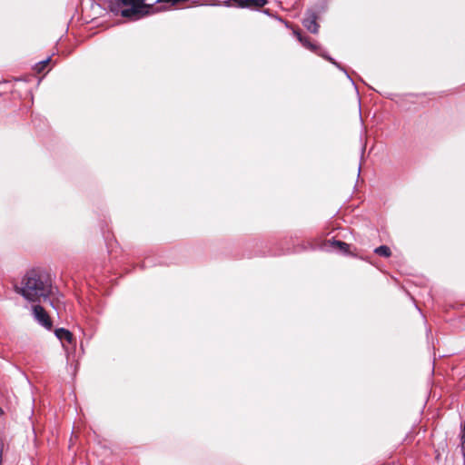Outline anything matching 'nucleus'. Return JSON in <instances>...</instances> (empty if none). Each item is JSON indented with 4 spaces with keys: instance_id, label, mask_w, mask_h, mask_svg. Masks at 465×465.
Returning a JSON list of instances; mask_svg holds the SVG:
<instances>
[{
    "instance_id": "9b49d317",
    "label": "nucleus",
    "mask_w": 465,
    "mask_h": 465,
    "mask_svg": "<svg viewBox=\"0 0 465 465\" xmlns=\"http://www.w3.org/2000/svg\"><path fill=\"white\" fill-rule=\"evenodd\" d=\"M460 449H461L463 460L465 463V431H462Z\"/></svg>"
},
{
    "instance_id": "f03ea898",
    "label": "nucleus",
    "mask_w": 465,
    "mask_h": 465,
    "mask_svg": "<svg viewBox=\"0 0 465 465\" xmlns=\"http://www.w3.org/2000/svg\"><path fill=\"white\" fill-rule=\"evenodd\" d=\"M154 4H146L145 0H114L110 1V12L130 19H139L148 15L166 10L164 6H153Z\"/></svg>"
},
{
    "instance_id": "f257e3e1",
    "label": "nucleus",
    "mask_w": 465,
    "mask_h": 465,
    "mask_svg": "<svg viewBox=\"0 0 465 465\" xmlns=\"http://www.w3.org/2000/svg\"><path fill=\"white\" fill-rule=\"evenodd\" d=\"M53 281L45 271L32 269L28 271L21 281V287L15 290L21 296L30 302H49L53 306L50 296L53 293Z\"/></svg>"
},
{
    "instance_id": "20e7f679",
    "label": "nucleus",
    "mask_w": 465,
    "mask_h": 465,
    "mask_svg": "<svg viewBox=\"0 0 465 465\" xmlns=\"http://www.w3.org/2000/svg\"><path fill=\"white\" fill-rule=\"evenodd\" d=\"M320 12L315 8L307 9L304 17L302 18V25L312 34H317L319 32V24L317 20L319 18Z\"/></svg>"
},
{
    "instance_id": "6e6552de",
    "label": "nucleus",
    "mask_w": 465,
    "mask_h": 465,
    "mask_svg": "<svg viewBox=\"0 0 465 465\" xmlns=\"http://www.w3.org/2000/svg\"><path fill=\"white\" fill-rule=\"evenodd\" d=\"M54 335L61 342L66 341L71 344L74 341L72 332L64 328H57L54 331Z\"/></svg>"
},
{
    "instance_id": "1a4fd4ad",
    "label": "nucleus",
    "mask_w": 465,
    "mask_h": 465,
    "mask_svg": "<svg viewBox=\"0 0 465 465\" xmlns=\"http://www.w3.org/2000/svg\"><path fill=\"white\" fill-rule=\"evenodd\" d=\"M374 252L382 257H390L391 255V249L387 245H381L375 248Z\"/></svg>"
},
{
    "instance_id": "f8f14e48",
    "label": "nucleus",
    "mask_w": 465,
    "mask_h": 465,
    "mask_svg": "<svg viewBox=\"0 0 465 465\" xmlns=\"http://www.w3.org/2000/svg\"><path fill=\"white\" fill-rule=\"evenodd\" d=\"M261 12L268 16H272V17L275 16L269 8H263L261 10Z\"/></svg>"
},
{
    "instance_id": "39448f33",
    "label": "nucleus",
    "mask_w": 465,
    "mask_h": 465,
    "mask_svg": "<svg viewBox=\"0 0 465 465\" xmlns=\"http://www.w3.org/2000/svg\"><path fill=\"white\" fill-rule=\"evenodd\" d=\"M32 309L35 321L46 330H51L53 322L45 310L40 304L33 305Z\"/></svg>"
},
{
    "instance_id": "9d476101",
    "label": "nucleus",
    "mask_w": 465,
    "mask_h": 465,
    "mask_svg": "<svg viewBox=\"0 0 465 465\" xmlns=\"http://www.w3.org/2000/svg\"><path fill=\"white\" fill-rule=\"evenodd\" d=\"M50 61H51V56H48L45 59H44L43 61H40L37 64H35V71H37L38 73H41Z\"/></svg>"
},
{
    "instance_id": "2eb2a0df",
    "label": "nucleus",
    "mask_w": 465,
    "mask_h": 465,
    "mask_svg": "<svg viewBox=\"0 0 465 465\" xmlns=\"http://www.w3.org/2000/svg\"><path fill=\"white\" fill-rule=\"evenodd\" d=\"M206 5H212V6H214V5H220V4H205Z\"/></svg>"
},
{
    "instance_id": "ddd939ff",
    "label": "nucleus",
    "mask_w": 465,
    "mask_h": 465,
    "mask_svg": "<svg viewBox=\"0 0 465 465\" xmlns=\"http://www.w3.org/2000/svg\"><path fill=\"white\" fill-rule=\"evenodd\" d=\"M232 3L235 4V0H226L223 2V5L226 7H231V6H232Z\"/></svg>"
},
{
    "instance_id": "dca6fc26",
    "label": "nucleus",
    "mask_w": 465,
    "mask_h": 465,
    "mask_svg": "<svg viewBox=\"0 0 465 465\" xmlns=\"http://www.w3.org/2000/svg\"><path fill=\"white\" fill-rule=\"evenodd\" d=\"M361 170V164H360L359 168H358V175H360Z\"/></svg>"
},
{
    "instance_id": "4468645a",
    "label": "nucleus",
    "mask_w": 465,
    "mask_h": 465,
    "mask_svg": "<svg viewBox=\"0 0 465 465\" xmlns=\"http://www.w3.org/2000/svg\"><path fill=\"white\" fill-rule=\"evenodd\" d=\"M3 448H4V443H3V441L0 440V465H2V459H3Z\"/></svg>"
},
{
    "instance_id": "423d86ee",
    "label": "nucleus",
    "mask_w": 465,
    "mask_h": 465,
    "mask_svg": "<svg viewBox=\"0 0 465 465\" xmlns=\"http://www.w3.org/2000/svg\"><path fill=\"white\" fill-rule=\"evenodd\" d=\"M268 3L267 0H235V5L242 9L260 10Z\"/></svg>"
},
{
    "instance_id": "0eeeda50",
    "label": "nucleus",
    "mask_w": 465,
    "mask_h": 465,
    "mask_svg": "<svg viewBox=\"0 0 465 465\" xmlns=\"http://www.w3.org/2000/svg\"><path fill=\"white\" fill-rule=\"evenodd\" d=\"M325 246H329L331 249L336 250L343 254H347L350 250V245L348 243L335 239L328 240Z\"/></svg>"
},
{
    "instance_id": "7ed1b4c3",
    "label": "nucleus",
    "mask_w": 465,
    "mask_h": 465,
    "mask_svg": "<svg viewBox=\"0 0 465 465\" xmlns=\"http://www.w3.org/2000/svg\"><path fill=\"white\" fill-rule=\"evenodd\" d=\"M293 34L296 35L298 41L304 46L305 48L309 49L310 51L315 53L319 56L324 58L325 60L329 61L331 64H332L336 68L342 71L346 77L351 82V84L354 85L355 88H357L354 81L347 72V70L340 64L338 63L334 58H332L325 50H323L319 45L316 43H312L310 41L309 37L303 36L299 31H293Z\"/></svg>"
}]
</instances>
